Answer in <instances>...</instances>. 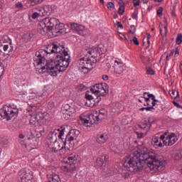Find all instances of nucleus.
Wrapping results in <instances>:
<instances>
[{
  "mask_svg": "<svg viewBox=\"0 0 182 182\" xmlns=\"http://www.w3.org/2000/svg\"><path fill=\"white\" fill-rule=\"evenodd\" d=\"M33 59L37 75L50 72L51 76H58L60 72H65L70 63V55L63 46L58 44H51L46 50L40 49L36 52Z\"/></svg>",
  "mask_w": 182,
  "mask_h": 182,
  "instance_id": "1",
  "label": "nucleus"
},
{
  "mask_svg": "<svg viewBox=\"0 0 182 182\" xmlns=\"http://www.w3.org/2000/svg\"><path fill=\"white\" fill-rule=\"evenodd\" d=\"M151 171L157 173V171H163L166 168L167 162L161 156L156 155V154H150L149 149L144 146H138L136 149L132 151L127 157L124 166L127 170L131 173H139L143 170V167L146 164Z\"/></svg>",
  "mask_w": 182,
  "mask_h": 182,
  "instance_id": "2",
  "label": "nucleus"
},
{
  "mask_svg": "<svg viewBox=\"0 0 182 182\" xmlns=\"http://www.w3.org/2000/svg\"><path fill=\"white\" fill-rule=\"evenodd\" d=\"M48 31H53L54 33H65L66 32L65 24L60 23L56 18H46L39 22L37 32L41 35H45Z\"/></svg>",
  "mask_w": 182,
  "mask_h": 182,
  "instance_id": "3",
  "label": "nucleus"
},
{
  "mask_svg": "<svg viewBox=\"0 0 182 182\" xmlns=\"http://www.w3.org/2000/svg\"><path fill=\"white\" fill-rule=\"evenodd\" d=\"M88 57H83L79 60V70L82 73H88L89 70L93 68V64L97 63V56H99V50L97 48H90L87 50Z\"/></svg>",
  "mask_w": 182,
  "mask_h": 182,
  "instance_id": "4",
  "label": "nucleus"
},
{
  "mask_svg": "<svg viewBox=\"0 0 182 182\" xmlns=\"http://www.w3.org/2000/svg\"><path fill=\"white\" fill-rule=\"evenodd\" d=\"M106 117H107V111L102 108L98 111H94L90 115L81 114L80 116V123L85 127H91L93 123H97L100 120L106 119Z\"/></svg>",
  "mask_w": 182,
  "mask_h": 182,
  "instance_id": "5",
  "label": "nucleus"
},
{
  "mask_svg": "<svg viewBox=\"0 0 182 182\" xmlns=\"http://www.w3.org/2000/svg\"><path fill=\"white\" fill-rule=\"evenodd\" d=\"M77 157L78 156H76V154H70L65 158L61 162V170L66 173H75L77 167V164L79 163Z\"/></svg>",
  "mask_w": 182,
  "mask_h": 182,
  "instance_id": "6",
  "label": "nucleus"
},
{
  "mask_svg": "<svg viewBox=\"0 0 182 182\" xmlns=\"http://www.w3.org/2000/svg\"><path fill=\"white\" fill-rule=\"evenodd\" d=\"M18 113H19V109H18V108L7 105L0 109L1 117L7 121L18 117Z\"/></svg>",
  "mask_w": 182,
  "mask_h": 182,
  "instance_id": "7",
  "label": "nucleus"
},
{
  "mask_svg": "<svg viewBox=\"0 0 182 182\" xmlns=\"http://www.w3.org/2000/svg\"><path fill=\"white\" fill-rule=\"evenodd\" d=\"M66 139H65V141L60 142L55 141L53 142V146L49 149V153L50 156H52L53 153H58V151L61 156L62 154H65L66 151V149H65V146H66Z\"/></svg>",
  "mask_w": 182,
  "mask_h": 182,
  "instance_id": "8",
  "label": "nucleus"
},
{
  "mask_svg": "<svg viewBox=\"0 0 182 182\" xmlns=\"http://www.w3.org/2000/svg\"><path fill=\"white\" fill-rule=\"evenodd\" d=\"M62 117L65 120H69L70 117H73V114L76 113V107L75 106H70L68 104L64 105L62 111Z\"/></svg>",
  "mask_w": 182,
  "mask_h": 182,
  "instance_id": "9",
  "label": "nucleus"
},
{
  "mask_svg": "<svg viewBox=\"0 0 182 182\" xmlns=\"http://www.w3.org/2000/svg\"><path fill=\"white\" fill-rule=\"evenodd\" d=\"M21 182H33V172L29 169H22L19 173Z\"/></svg>",
  "mask_w": 182,
  "mask_h": 182,
  "instance_id": "10",
  "label": "nucleus"
},
{
  "mask_svg": "<svg viewBox=\"0 0 182 182\" xmlns=\"http://www.w3.org/2000/svg\"><path fill=\"white\" fill-rule=\"evenodd\" d=\"M178 141V138H177V135L174 133H171L166 137L165 140L163 141V144L164 146H171L173 144H176Z\"/></svg>",
  "mask_w": 182,
  "mask_h": 182,
  "instance_id": "11",
  "label": "nucleus"
},
{
  "mask_svg": "<svg viewBox=\"0 0 182 182\" xmlns=\"http://www.w3.org/2000/svg\"><path fill=\"white\" fill-rule=\"evenodd\" d=\"M164 139H166V136L164 134L161 135L160 137L157 136H154L152 137V144L155 149H159L163 147L164 146V144L163 141H164Z\"/></svg>",
  "mask_w": 182,
  "mask_h": 182,
  "instance_id": "12",
  "label": "nucleus"
},
{
  "mask_svg": "<svg viewBox=\"0 0 182 182\" xmlns=\"http://www.w3.org/2000/svg\"><path fill=\"white\" fill-rule=\"evenodd\" d=\"M15 83L18 87L20 86H28L29 85V82L26 80V75L23 74H20L16 76Z\"/></svg>",
  "mask_w": 182,
  "mask_h": 182,
  "instance_id": "13",
  "label": "nucleus"
},
{
  "mask_svg": "<svg viewBox=\"0 0 182 182\" xmlns=\"http://www.w3.org/2000/svg\"><path fill=\"white\" fill-rule=\"evenodd\" d=\"M36 11H38V12H41L42 16H46V15H50L52 14V11L53 10V7L50 5H46L43 6V7L38 6L36 7Z\"/></svg>",
  "mask_w": 182,
  "mask_h": 182,
  "instance_id": "14",
  "label": "nucleus"
},
{
  "mask_svg": "<svg viewBox=\"0 0 182 182\" xmlns=\"http://www.w3.org/2000/svg\"><path fill=\"white\" fill-rule=\"evenodd\" d=\"M85 98L87 99V102L90 103L91 102H94V103L90 104V107H95V106H97L100 101L102 100V97L100 96H97L95 99L91 95L85 94Z\"/></svg>",
  "mask_w": 182,
  "mask_h": 182,
  "instance_id": "15",
  "label": "nucleus"
},
{
  "mask_svg": "<svg viewBox=\"0 0 182 182\" xmlns=\"http://www.w3.org/2000/svg\"><path fill=\"white\" fill-rule=\"evenodd\" d=\"M114 69L117 75H122L124 72V64L122 62V60H116L114 64Z\"/></svg>",
  "mask_w": 182,
  "mask_h": 182,
  "instance_id": "16",
  "label": "nucleus"
},
{
  "mask_svg": "<svg viewBox=\"0 0 182 182\" xmlns=\"http://www.w3.org/2000/svg\"><path fill=\"white\" fill-rule=\"evenodd\" d=\"M27 139L30 141V146L31 149H35L38 147L39 142H38V138L35 136L33 133H32L31 132H28Z\"/></svg>",
  "mask_w": 182,
  "mask_h": 182,
  "instance_id": "17",
  "label": "nucleus"
},
{
  "mask_svg": "<svg viewBox=\"0 0 182 182\" xmlns=\"http://www.w3.org/2000/svg\"><path fill=\"white\" fill-rule=\"evenodd\" d=\"M109 93V85L106 83L98 84V96H106Z\"/></svg>",
  "mask_w": 182,
  "mask_h": 182,
  "instance_id": "18",
  "label": "nucleus"
},
{
  "mask_svg": "<svg viewBox=\"0 0 182 182\" xmlns=\"http://www.w3.org/2000/svg\"><path fill=\"white\" fill-rule=\"evenodd\" d=\"M109 160V156L104 154L102 155L100 157H98L96 160V167L99 168V167H102L106 164V162Z\"/></svg>",
  "mask_w": 182,
  "mask_h": 182,
  "instance_id": "19",
  "label": "nucleus"
},
{
  "mask_svg": "<svg viewBox=\"0 0 182 182\" xmlns=\"http://www.w3.org/2000/svg\"><path fill=\"white\" fill-rule=\"evenodd\" d=\"M79 130H70L65 138V141H73L79 136Z\"/></svg>",
  "mask_w": 182,
  "mask_h": 182,
  "instance_id": "20",
  "label": "nucleus"
},
{
  "mask_svg": "<svg viewBox=\"0 0 182 182\" xmlns=\"http://www.w3.org/2000/svg\"><path fill=\"white\" fill-rule=\"evenodd\" d=\"M37 119L40 123H46L47 120H49V114L48 112H41L36 113Z\"/></svg>",
  "mask_w": 182,
  "mask_h": 182,
  "instance_id": "21",
  "label": "nucleus"
},
{
  "mask_svg": "<svg viewBox=\"0 0 182 182\" xmlns=\"http://www.w3.org/2000/svg\"><path fill=\"white\" fill-rule=\"evenodd\" d=\"M107 134H100L96 136V141L98 144H105L107 141Z\"/></svg>",
  "mask_w": 182,
  "mask_h": 182,
  "instance_id": "22",
  "label": "nucleus"
},
{
  "mask_svg": "<svg viewBox=\"0 0 182 182\" xmlns=\"http://www.w3.org/2000/svg\"><path fill=\"white\" fill-rule=\"evenodd\" d=\"M139 129H141L144 132H147L150 130V127H151V123L149 121H144L141 122L140 125H139Z\"/></svg>",
  "mask_w": 182,
  "mask_h": 182,
  "instance_id": "23",
  "label": "nucleus"
},
{
  "mask_svg": "<svg viewBox=\"0 0 182 182\" xmlns=\"http://www.w3.org/2000/svg\"><path fill=\"white\" fill-rule=\"evenodd\" d=\"M77 33L78 35H81V36H86V35H89V30H87V28H86V27L84 26L80 25Z\"/></svg>",
  "mask_w": 182,
  "mask_h": 182,
  "instance_id": "24",
  "label": "nucleus"
},
{
  "mask_svg": "<svg viewBox=\"0 0 182 182\" xmlns=\"http://www.w3.org/2000/svg\"><path fill=\"white\" fill-rule=\"evenodd\" d=\"M58 132H59V129H54L53 132H50L48 135V139L50 140V141H52V140L56 141V134H58Z\"/></svg>",
  "mask_w": 182,
  "mask_h": 182,
  "instance_id": "25",
  "label": "nucleus"
},
{
  "mask_svg": "<svg viewBox=\"0 0 182 182\" xmlns=\"http://www.w3.org/2000/svg\"><path fill=\"white\" fill-rule=\"evenodd\" d=\"M2 49L4 52H6V50L9 49V46L8 44H5L4 39L0 41V53H2Z\"/></svg>",
  "mask_w": 182,
  "mask_h": 182,
  "instance_id": "26",
  "label": "nucleus"
},
{
  "mask_svg": "<svg viewBox=\"0 0 182 182\" xmlns=\"http://www.w3.org/2000/svg\"><path fill=\"white\" fill-rule=\"evenodd\" d=\"M80 26V24L73 23L70 25V29H71V31H73V32L77 33Z\"/></svg>",
  "mask_w": 182,
  "mask_h": 182,
  "instance_id": "27",
  "label": "nucleus"
},
{
  "mask_svg": "<svg viewBox=\"0 0 182 182\" xmlns=\"http://www.w3.org/2000/svg\"><path fill=\"white\" fill-rule=\"evenodd\" d=\"M36 122H39V119H38L37 115L31 114V117L30 118V124L34 125L36 124Z\"/></svg>",
  "mask_w": 182,
  "mask_h": 182,
  "instance_id": "28",
  "label": "nucleus"
},
{
  "mask_svg": "<svg viewBox=\"0 0 182 182\" xmlns=\"http://www.w3.org/2000/svg\"><path fill=\"white\" fill-rule=\"evenodd\" d=\"M99 89V84H95L93 87L90 88V92L95 95V96L97 95V90Z\"/></svg>",
  "mask_w": 182,
  "mask_h": 182,
  "instance_id": "29",
  "label": "nucleus"
},
{
  "mask_svg": "<svg viewBox=\"0 0 182 182\" xmlns=\"http://www.w3.org/2000/svg\"><path fill=\"white\" fill-rule=\"evenodd\" d=\"M167 32H168L167 26H164V30L160 28V33H161L162 38H166L167 36Z\"/></svg>",
  "mask_w": 182,
  "mask_h": 182,
  "instance_id": "30",
  "label": "nucleus"
},
{
  "mask_svg": "<svg viewBox=\"0 0 182 182\" xmlns=\"http://www.w3.org/2000/svg\"><path fill=\"white\" fill-rule=\"evenodd\" d=\"M28 112H32V114L36 115V113H38L39 112V108H38L36 106H33L31 107Z\"/></svg>",
  "mask_w": 182,
  "mask_h": 182,
  "instance_id": "31",
  "label": "nucleus"
},
{
  "mask_svg": "<svg viewBox=\"0 0 182 182\" xmlns=\"http://www.w3.org/2000/svg\"><path fill=\"white\" fill-rule=\"evenodd\" d=\"M170 95L173 99H176V97H178V91L172 90L170 92Z\"/></svg>",
  "mask_w": 182,
  "mask_h": 182,
  "instance_id": "32",
  "label": "nucleus"
},
{
  "mask_svg": "<svg viewBox=\"0 0 182 182\" xmlns=\"http://www.w3.org/2000/svg\"><path fill=\"white\" fill-rule=\"evenodd\" d=\"M140 112H144L146 110V112H151V110H154V107H142L139 109Z\"/></svg>",
  "mask_w": 182,
  "mask_h": 182,
  "instance_id": "33",
  "label": "nucleus"
},
{
  "mask_svg": "<svg viewBox=\"0 0 182 182\" xmlns=\"http://www.w3.org/2000/svg\"><path fill=\"white\" fill-rule=\"evenodd\" d=\"M39 16H43L40 11H36L32 14L33 19H38Z\"/></svg>",
  "mask_w": 182,
  "mask_h": 182,
  "instance_id": "34",
  "label": "nucleus"
},
{
  "mask_svg": "<svg viewBox=\"0 0 182 182\" xmlns=\"http://www.w3.org/2000/svg\"><path fill=\"white\" fill-rule=\"evenodd\" d=\"M176 45H181V42H182V34L179 33L178 34L177 37H176Z\"/></svg>",
  "mask_w": 182,
  "mask_h": 182,
  "instance_id": "35",
  "label": "nucleus"
},
{
  "mask_svg": "<svg viewBox=\"0 0 182 182\" xmlns=\"http://www.w3.org/2000/svg\"><path fill=\"white\" fill-rule=\"evenodd\" d=\"M107 6L109 11H113V9H114V4H113V2H108Z\"/></svg>",
  "mask_w": 182,
  "mask_h": 182,
  "instance_id": "36",
  "label": "nucleus"
},
{
  "mask_svg": "<svg viewBox=\"0 0 182 182\" xmlns=\"http://www.w3.org/2000/svg\"><path fill=\"white\" fill-rule=\"evenodd\" d=\"M173 55H174V50H172L170 53H167L166 60L168 62V60L171 59V56H173Z\"/></svg>",
  "mask_w": 182,
  "mask_h": 182,
  "instance_id": "37",
  "label": "nucleus"
},
{
  "mask_svg": "<svg viewBox=\"0 0 182 182\" xmlns=\"http://www.w3.org/2000/svg\"><path fill=\"white\" fill-rule=\"evenodd\" d=\"M118 14L119 15H123L124 14V6L121 5L118 9Z\"/></svg>",
  "mask_w": 182,
  "mask_h": 182,
  "instance_id": "38",
  "label": "nucleus"
},
{
  "mask_svg": "<svg viewBox=\"0 0 182 182\" xmlns=\"http://www.w3.org/2000/svg\"><path fill=\"white\" fill-rule=\"evenodd\" d=\"M146 95H147L148 97L151 99V100H153V101H154V100L156 99V96H154V95H153V94H150V92H144V96H146Z\"/></svg>",
  "mask_w": 182,
  "mask_h": 182,
  "instance_id": "39",
  "label": "nucleus"
},
{
  "mask_svg": "<svg viewBox=\"0 0 182 182\" xmlns=\"http://www.w3.org/2000/svg\"><path fill=\"white\" fill-rule=\"evenodd\" d=\"M4 72H5L4 64L0 62V77L4 75Z\"/></svg>",
  "mask_w": 182,
  "mask_h": 182,
  "instance_id": "40",
  "label": "nucleus"
},
{
  "mask_svg": "<svg viewBox=\"0 0 182 182\" xmlns=\"http://www.w3.org/2000/svg\"><path fill=\"white\" fill-rule=\"evenodd\" d=\"M55 107V102L53 101H50L48 104V109L52 110Z\"/></svg>",
  "mask_w": 182,
  "mask_h": 182,
  "instance_id": "41",
  "label": "nucleus"
},
{
  "mask_svg": "<svg viewBox=\"0 0 182 182\" xmlns=\"http://www.w3.org/2000/svg\"><path fill=\"white\" fill-rule=\"evenodd\" d=\"M78 89L79 90H80L81 92H83L84 90H86L87 89V87H86V85H85L84 84H80L78 86Z\"/></svg>",
  "mask_w": 182,
  "mask_h": 182,
  "instance_id": "42",
  "label": "nucleus"
},
{
  "mask_svg": "<svg viewBox=\"0 0 182 182\" xmlns=\"http://www.w3.org/2000/svg\"><path fill=\"white\" fill-rule=\"evenodd\" d=\"M158 16H163V8L160 6L156 11Z\"/></svg>",
  "mask_w": 182,
  "mask_h": 182,
  "instance_id": "43",
  "label": "nucleus"
},
{
  "mask_svg": "<svg viewBox=\"0 0 182 182\" xmlns=\"http://www.w3.org/2000/svg\"><path fill=\"white\" fill-rule=\"evenodd\" d=\"M59 134H58V139H62V137H63L64 134H65V129H59V132H58Z\"/></svg>",
  "mask_w": 182,
  "mask_h": 182,
  "instance_id": "44",
  "label": "nucleus"
},
{
  "mask_svg": "<svg viewBox=\"0 0 182 182\" xmlns=\"http://www.w3.org/2000/svg\"><path fill=\"white\" fill-rule=\"evenodd\" d=\"M17 9H23V4L21 2H18L15 5Z\"/></svg>",
  "mask_w": 182,
  "mask_h": 182,
  "instance_id": "45",
  "label": "nucleus"
},
{
  "mask_svg": "<svg viewBox=\"0 0 182 182\" xmlns=\"http://www.w3.org/2000/svg\"><path fill=\"white\" fill-rule=\"evenodd\" d=\"M146 73H147V75H154V73H156L153 70V69L148 68L146 70Z\"/></svg>",
  "mask_w": 182,
  "mask_h": 182,
  "instance_id": "46",
  "label": "nucleus"
},
{
  "mask_svg": "<svg viewBox=\"0 0 182 182\" xmlns=\"http://www.w3.org/2000/svg\"><path fill=\"white\" fill-rule=\"evenodd\" d=\"M132 41H133L134 45H139V40L137 39L136 36H134L133 38H132Z\"/></svg>",
  "mask_w": 182,
  "mask_h": 182,
  "instance_id": "47",
  "label": "nucleus"
},
{
  "mask_svg": "<svg viewBox=\"0 0 182 182\" xmlns=\"http://www.w3.org/2000/svg\"><path fill=\"white\" fill-rule=\"evenodd\" d=\"M31 2H33L36 5H38V4H42L43 1L45 0H31Z\"/></svg>",
  "mask_w": 182,
  "mask_h": 182,
  "instance_id": "48",
  "label": "nucleus"
},
{
  "mask_svg": "<svg viewBox=\"0 0 182 182\" xmlns=\"http://www.w3.org/2000/svg\"><path fill=\"white\" fill-rule=\"evenodd\" d=\"M26 36H27V41H31V39H32V36H33V34L28 33L27 34H26Z\"/></svg>",
  "mask_w": 182,
  "mask_h": 182,
  "instance_id": "49",
  "label": "nucleus"
},
{
  "mask_svg": "<svg viewBox=\"0 0 182 182\" xmlns=\"http://www.w3.org/2000/svg\"><path fill=\"white\" fill-rule=\"evenodd\" d=\"M174 56L175 58H177L180 55V52L178 51V48H176L175 51H174Z\"/></svg>",
  "mask_w": 182,
  "mask_h": 182,
  "instance_id": "50",
  "label": "nucleus"
},
{
  "mask_svg": "<svg viewBox=\"0 0 182 182\" xmlns=\"http://www.w3.org/2000/svg\"><path fill=\"white\" fill-rule=\"evenodd\" d=\"M157 103H160V101L155 98V100H154V101H152L151 105L154 107V106H156V105H157Z\"/></svg>",
  "mask_w": 182,
  "mask_h": 182,
  "instance_id": "51",
  "label": "nucleus"
},
{
  "mask_svg": "<svg viewBox=\"0 0 182 182\" xmlns=\"http://www.w3.org/2000/svg\"><path fill=\"white\" fill-rule=\"evenodd\" d=\"M145 101L146 102V105L147 106H150V104L149 103V102H150V97L149 96H147V97L146 96H144Z\"/></svg>",
  "mask_w": 182,
  "mask_h": 182,
  "instance_id": "52",
  "label": "nucleus"
},
{
  "mask_svg": "<svg viewBox=\"0 0 182 182\" xmlns=\"http://www.w3.org/2000/svg\"><path fill=\"white\" fill-rule=\"evenodd\" d=\"M172 103L176 106V107H178V109H181V106L179 103H177L176 101H173Z\"/></svg>",
  "mask_w": 182,
  "mask_h": 182,
  "instance_id": "53",
  "label": "nucleus"
},
{
  "mask_svg": "<svg viewBox=\"0 0 182 182\" xmlns=\"http://www.w3.org/2000/svg\"><path fill=\"white\" fill-rule=\"evenodd\" d=\"M140 5V0H134V6H139Z\"/></svg>",
  "mask_w": 182,
  "mask_h": 182,
  "instance_id": "54",
  "label": "nucleus"
},
{
  "mask_svg": "<svg viewBox=\"0 0 182 182\" xmlns=\"http://www.w3.org/2000/svg\"><path fill=\"white\" fill-rule=\"evenodd\" d=\"M20 144H21V146H23V147L24 149H27L28 148V145L26 144H25V141H20Z\"/></svg>",
  "mask_w": 182,
  "mask_h": 182,
  "instance_id": "55",
  "label": "nucleus"
},
{
  "mask_svg": "<svg viewBox=\"0 0 182 182\" xmlns=\"http://www.w3.org/2000/svg\"><path fill=\"white\" fill-rule=\"evenodd\" d=\"M132 18H133V19H137V12H134L133 14H132Z\"/></svg>",
  "mask_w": 182,
  "mask_h": 182,
  "instance_id": "56",
  "label": "nucleus"
},
{
  "mask_svg": "<svg viewBox=\"0 0 182 182\" xmlns=\"http://www.w3.org/2000/svg\"><path fill=\"white\" fill-rule=\"evenodd\" d=\"M138 139H143V133L136 132Z\"/></svg>",
  "mask_w": 182,
  "mask_h": 182,
  "instance_id": "57",
  "label": "nucleus"
},
{
  "mask_svg": "<svg viewBox=\"0 0 182 182\" xmlns=\"http://www.w3.org/2000/svg\"><path fill=\"white\" fill-rule=\"evenodd\" d=\"M117 28H119L120 29H123V24L120 22H117Z\"/></svg>",
  "mask_w": 182,
  "mask_h": 182,
  "instance_id": "58",
  "label": "nucleus"
},
{
  "mask_svg": "<svg viewBox=\"0 0 182 182\" xmlns=\"http://www.w3.org/2000/svg\"><path fill=\"white\" fill-rule=\"evenodd\" d=\"M18 139H25V134H20L18 135Z\"/></svg>",
  "mask_w": 182,
  "mask_h": 182,
  "instance_id": "59",
  "label": "nucleus"
},
{
  "mask_svg": "<svg viewBox=\"0 0 182 182\" xmlns=\"http://www.w3.org/2000/svg\"><path fill=\"white\" fill-rule=\"evenodd\" d=\"M151 38V35L150 33H146V40H150Z\"/></svg>",
  "mask_w": 182,
  "mask_h": 182,
  "instance_id": "60",
  "label": "nucleus"
},
{
  "mask_svg": "<svg viewBox=\"0 0 182 182\" xmlns=\"http://www.w3.org/2000/svg\"><path fill=\"white\" fill-rule=\"evenodd\" d=\"M102 79H103V80H109V77L107 75H103L102 76Z\"/></svg>",
  "mask_w": 182,
  "mask_h": 182,
  "instance_id": "61",
  "label": "nucleus"
},
{
  "mask_svg": "<svg viewBox=\"0 0 182 182\" xmlns=\"http://www.w3.org/2000/svg\"><path fill=\"white\" fill-rule=\"evenodd\" d=\"M141 60H143V62H146V57H144V55H141Z\"/></svg>",
  "mask_w": 182,
  "mask_h": 182,
  "instance_id": "62",
  "label": "nucleus"
},
{
  "mask_svg": "<svg viewBox=\"0 0 182 182\" xmlns=\"http://www.w3.org/2000/svg\"><path fill=\"white\" fill-rule=\"evenodd\" d=\"M131 29H132V31H135L136 27H134V25L131 26Z\"/></svg>",
  "mask_w": 182,
  "mask_h": 182,
  "instance_id": "63",
  "label": "nucleus"
},
{
  "mask_svg": "<svg viewBox=\"0 0 182 182\" xmlns=\"http://www.w3.org/2000/svg\"><path fill=\"white\" fill-rule=\"evenodd\" d=\"M117 1H118V4L119 5H122V4H123V0H117Z\"/></svg>",
  "mask_w": 182,
  "mask_h": 182,
  "instance_id": "64",
  "label": "nucleus"
}]
</instances>
